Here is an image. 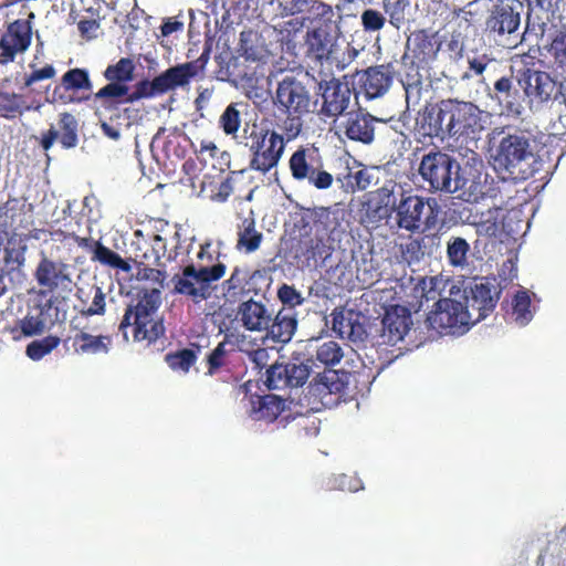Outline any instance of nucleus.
<instances>
[{"label": "nucleus", "mask_w": 566, "mask_h": 566, "mask_svg": "<svg viewBox=\"0 0 566 566\" xmlns=\"http://www.w3.org/2000/svg\"><path fill=\"white\" fill-rule=\"evenodd\" d=\"M382 122L363 111L347 112L335 120V134L339 139H348L361 145H371L375 140L376 127Z\"/></svg>", "instance_id": "nucleus-11"}, {"label": "nucleus", "mask_w": 566, "mask_h": 566, "mask_svg": "<svg viewBox=\"0 0 566 566\" xmlns=\"http://www.w3.org/2000/svg\"><path fill=\"white\" fill-rule=\"evenodd\" d=\"M129 87L124 83L108 82L105 86L98 90L93 95L94 102H101L102 107L112 109L117 99L123 98L128 94Z\"/></svg>", "instance_id": "nucleus-44"}, {"label": "nucleus", "mask_w": 566, "mask_h": 566, "mask_svg": "<svg viewBox=\"0 0 566 566\" xmlns=\"http://www.w3.org/2000/svg\"><path fill=\"white\" fill-rule=\"evenodd\" d=\"M346 382L339 377V374L335 370H325L308 384L310 396L323 400L326 396L343 394Z\"/></svg>", "instance_id": "nucleus-34"}, {"label": "nucleus", "mask_w": 566, "mask_h": 566, "mask_svg": "<svg viewBox=\"0 0 566 566\" xmlns=\"http://www.w3.org/2000/svg\"><path fill=\"white\" fill-rule=\"evenodd\" d=\"M488 95L501 108V114L518 118L524 113L525 95L520 85V73L517 76H502L489 90Z\"/></svg>", "instance_id": "nucleus-13"}, {"label": "nucleus", "mask_w": 566, "mask_h": 566, "mask_svg": "<svg viewBox=\"0 0 566 566\" xmlns=\"http://www.w3.org/2000/svg\"><path fill=\"white\" fill-rule=\"evenodd\" d=\"M536 294L528 290H517L516 293L511 297L510 307L506 310V316L510 317L511 322L516 324L517 327L527 326L534 315L536 314L537 306L534 302Z\"/></svg>", "instance_id": "nucleus-30"}, {"label": "nucleus", "mask_w": 566, "mask_h": 566, "mask_svg": "<svg viewBox=\"0 0 566 566\" xmlns=\"http://www.w3.org/2000/svg\"><path fill=\"white\" fill-rule=\"evenodd\" d=\"M374 174L368 168H358L356 170H348L347 174L337 178L342 184V188L346 192L354 193L367 189L373 181Z\"/></svg>", "instance_id": "nucleus-43"}, {"label": "nucleus", "mask_w": 566, "mask_h": 566, "mask_svg": "<svg viewBox=\"0 0 566 566\" xmlns=\"http://www.w3.org/2000/svg\"><path fill=\"white\" fill-rule=\"evenodd\" d=\"M254 40H256V34L253 32H241L240 51L247 60L259 61L262 57V50L254 45Z\"/></svg>", "instance_id": "nucleus-63"}, {"label": "nucleus", "mask_w": 566, "mask_h": 566, "mask_svg": "<svg viewBox=\"0 0 566 566\" xmlns=\"http://www.w3.org/2000/svg\"><path fill=\"white\" fill-rule=\"evenodd\" d=\"M452 184L451 193L464 203H479L494 192V179L476 153L459 161Z\"/></svg>", "instance_id": "nucleus-5"}, {"label": "nucleus", "mask_w": 566, "mask_h": 566, "mask_svg": "<svg viewBox=\"0 0 566 566\" xmlns=\"http://www.w3.org/2000/svg\"><path fill=\"white\" fill-rule=\"evenodd\" d=\"M59 127L51 126L42 135L41 147L49 150L55 140H59L64 149L75 148L78 144V120L71 113L64 112L59 116Z\"/></svg>", "instance_id": "nucleus-24"}, {"label": "nucleus", "mask_w": 566, "mask_h": 566, "mask_svg": "<svg viewBox=\"0 0 566 566\" xmlns=\"http://www.w3.org/2000/svg\"><path fill=\"white\" fill-rule=\"evenodd\" d=\"M313 229L317 238H326L332 244L342 242L347 237L344 211L331 207L316 209Z\"/></svg>", "instance_id": "nucleus-23"}, {"label": "nucleus", "mask_w": 566, "mask_h": 566, "mask_svg": "<svg viewBox=\"0 0 566 566\" xmlns=\"http://www.w3.org/2000/svg\"><path fill=\"white\" fill-rule=\"evenodd\" d=\"M237 317L244 331L252 333H262L274 318L265 303L253 298L241 301L238 305Z\"/></svg>", "instance_id": "nucleus-26"}, {"label": "nucleus", "mask_w": 566, "mask_h": 566, "mask_svg": "<svg viewBox=\"0 0 566 566\" xmlns=\"http://www.w3.org/2000/svg\"><path fill=\"white\" fill-rule=\"evenodd\" d=\"M193 66L188 65V63L177 64L171 66L159 74L160 82L163 85L164 93L168 91L176 90L178 87H184L191 78L197 75L193 73Z\"/></svg>", "instance_id": "nucleus-40"}, {"label": "nucleus", "mask_w": 566, "mask_h": 566, "mask_svg": "<svg viewBox=\"0 0 566 566\" xmlns=\"http://www.w3.org/2000/svg\"><path fill=\"white\" fill-rule=\"evenodd\" d=\"M198 360V353L190 348H181L176 352H169L165 355V363L174 371L188 374L189 369Z\"/></svg>", "instance_id": "nucleus-46"}, {"label": "nucleus", "mask_w": 566, "mask_h": 566, "mask_svg": "<svg viewBox=\"0 0 566 566\" xmlns=\"http://www.w3.org/2000/svg\"><path fill=\"white\" fill-rule=\"evenodd\" d=\"M315 151L307 154L306 149H297L290 158V169L292 177L296 180H307L312 176V171L322 166L314 159Z\"/></svg>", "instance_id": "nucleus-41"}, {"label": "nucleus", "mask_w": 566, "mask_h": 566, "mask_svg": "<svg viewBox=\"0 0 566 566\" xmlns=\"http://www.w3.org/2000/svg\"><path fill=\"white\" fill-rule=\"evenodd\" d=\"M286 368H281L280 363L268 366L265 370V386L270 390H282L285 388H298L300 384H294V379H289Z\"/></svg>", "instance_id": "nucleus-47"}, {"label": "nucleus", "mask_w": 566, "mask_h": 566, "mask_svg": "<svg viewBox=\"0 0 566 566\" xmlns=\"http://www.w3.org/2000/svg\"><path fill=\"white\" fill-rule=\"evenodd\" d=\"M210 244L201 248L198 253L200 263L198 265L188 264L184 268V277L175 275L171 279V283H190L189 279L196 281V283H212L221 279L226 272V264L220 260L221 254L218 253L216 261L212 260V255L208 252Z\"/></svg>", "instance_id": "nucleus-21"}, {"label": "nucleus", "mask_w": 566, "mask_h": 566, "mask_svg": "<svg viewBox=\"0 0 566 566\" xmlns=\"http://www.w3.org/2000/svg\"><path fill=\"white\" fill-rule=\"evenodd\" d=\"M73 265L65 264L61 261H53L44 258L36 269L38 283H63L72 282Z\"/></svg>", "instance_id": "nucleus-37"}, {"label": "nucleus", "mask_w": 566, "mask_h": 566, "mask_svg": "<svg viewBox=\"0 0 566 566\" xmlns=\"http://www.w3.org/2000/svg\"><path fill=\"white\" fill-rule=\"evenodd\" d=\"M359 74L361 87L369 99L378 98L390 88L396 69L392 63L370 66Z\"/></svg>", "instance_id": "nucleus-25"}, {"label": "nucleus", "mask_w": 566, "mask_h": 566, "mask_svg": "<svg viewBox=\"0 0 566 566\" xmlns=\"http://www.w3.org/2000/svg\"><path fill=\"white\" fill-rule=\"evenodd\" d=\"M293 358L318 363L325 367H334L343 358V348L334 340L313 337L300 342L298 348L292 354Z\"/></svg>", "instance_id": "nucleus-18"}, {"label": "nucleus", "mask_w": 566, "mask_h": 566, "mask_svg": "<svg viewBox=\"0 0 566 566\" xmlns=\"http://www.w3.org/2000/svg\"><path fill=\"white\" fill-rule=\"evenodd\" d=\"M416 129L423 137L441 142L448 138L475 140L484 129L483 111L471 102L441 99L418 113Z\"/></svg>", "instance_id": "nucleus-1"}, {"label": "nucleus", "mask_w": 566, "mask_h": 566, "mask_svg": "<svg viewBox=\"0 0 566 566\" xmlns=\"http://www.w3.org/2000/svg\"><path fill=\"white\" fill-rule=\"evenodd\" d=\"M407 297L403 305H394L385 312L382 316V337H387V344L395 345L402 340L408 333L410 324V313H418L422 306L430 300H434L439 295L436 289L438 285H396Z\"/></svg>", "instance_id": "nucleus-4"}, {"label": "nucleus", "mask_w": 566, "mask_h": 566, "mask_svg": "<svg viewBox=\"0 0 566 566\" xmlns=\"http://www.w3.org/2000/svg\"><path fill=\"white\" fill-rule=\"evenodd\" d=\"M312 361L303 360L298 357L290 358V361L286 364H282V369H286V376L289 379L295 380V385L306 384L307 378H310L311 365Z\"/></svg>", "instance_id": "nucleus-53"}, {"label": "nucleus", "mask_w": 566, "mask_h": 566, "mask_svg": "<svg viewBox=\"0 0 566 566\" xmlns=\"http://www.w3.org/2000/svg\"><path fill=\"white\" fill-rule=\"evenodd\" d=\"M57 321H60L57 307L54 306L51 297H46V294L42 292L36 298L35 305L30 307L25 318L20 321V331L23 336L33 337L53 326Z\"/></svg>", "instance_id": "nucleus-20"}, {"label": "nucleus", "mask_w": 566, "mask_h": 566, "mask_svg": "<svg viewBox=\"0 0 566 566\" xmlns=\"http://www.w3.org/2000/svg\"><path fill=\"white\" fill-rule=\"evenodd\" d=\"M400 201L396 208L397 224L399 228L410 232L430 229L436 223V216L431 207L422 197L416 195H405L398 188Z\"/></svg>", "instance_id": "nucleus-10"}, {"label": "nucleus", "mask_w": 566, "mask_h": 566, "mask_svg": "<svg viewBox=\"0 0 566 566\" xmlns=\"http://www.w3.org/2000/svg\"><path fill=\"white\" fill-rule=\"evenodd\" d=\"M61 344L57 336H45L27 345L25 354L32 360H40Z\"/></svg>", "instance_id": "nucleus-55"}, {"label": "nucleus", "mask_w": 566, "mask_h": 566, "mask_svg": "<svg viewBox=\"0 0 566 566\" xmlns=\"http://www.w3.org/2000/svg\"><path fill=\"white\" fill-rule=\"evenodd\" d=\"M459 161L448 153L431 149L421 157L418 172L430 191L451 193Z\"/></svg>", "instance_id": "nucleus-8"}, {"label": "nucleus", "mask_w": 566, "mask_h": 566, "mask_svg": "<svg viewBox=\"0 0 566 566\" xmlns=\"http://www.w3.org/2000/svg\"><path fill=\"white\" fill-rule=\"evenodd\" d=\"M504 285H468L458 292L457 300L468 313H476V318H486L494 312Z\"/></svg>", "instance_id": "nucleus-15"}, {"label": "nucleus", "mask_w": 566, "mask_h": 566, "mask_svg": "<svg viewBox=\"0 0 566 566\" xmlns=\"http://www.w3.org/2000/svg\"><path fill=\"white\" fill-rule=\"evenodd\" d=\"M273 104L291 120H300L314 112L317 99H313L310 88L303 81L293 75H286L277 83Z\"/></svg>", "instance_id": "nucleus-7"}, {"label": "nucleus", "mask_w": 566, "mask_h": 566, "mask_svg": "<svg viewBox=\"0 0 566 566\" xmlns=\"http://www.w3.org/2000/svg\"><path fill=\"white\" fill-rule=\"evenodd\" d=\"M144 259L145 261L127 259L132 264L133 275H128L125 272H119L118 275L122 274V276L117 279V283H120L122 281L132 280L133 277H135L138 281H151L153 283H164V281L166 280V273L158 269L150 268V265H154L151 250L149 251V253H144Z\"/></svg>", "instance_id": "nucleus-36"}, {"label": "nucleus", "mask_w": 566, "mask_h": 566, "mask_svg": "<svg viewBox=\"0 0 566 566\" xmlns=\"http://www.w3.org/2000/svg\"><path fill=\"white\" fill-rule=\"evenodd\" d=\"M248 144L252 159L250 168L268 172L275 167L284 151L283 136L274 130L253 127Z\"/></svg>", "instance_id": "nucleus-9"}, {"label": "nucleus", "mask_w": 566, "mask_h": 566, "mask_svg": "<svg viewBox=\"0 0 566 566\" xmlns=\"http://www.w3.org/2000/svg\"><path fill=\"white\" fill-rule=\"evenodd\" d=\"M447 214L449 216V220L454 224L473 226L479 219V212L475 211L470 203L452 202Z\"/></svg>", "instance_id": "nucleus-52"}, {"label": "nucleus", "mask_w": 566, "mask_h": 566, "mask_svg": "<svg viewBox=\"0 0 566 566\" xmlns=\"http://www.w3.org/2000/svg\"><path fill=\"white\" fill-rule=\"evenodd\" d=\"M283 411V400L274 395L259 396L252 401V415L256 421L273 422Z\"/></svg>", "instance_id": "nucleus-39"}, {"label": "nucleus", "mask_w": 566, "mask_h": 566, "mask_svg": "<svg viewBox=\"0 0 566 566\" xmlns=\"http://www.w3.org/2000/svg\"><path fill=\"white\" fill-rule=\"evenodd\" d=\"M339 27L336 23H321L306 33V44L308 53L313 55L322 64L333 57L340 51Z\"/></svg>", "instance_id": "nucleus-19"}, {"label": "nucleus", "mask_w": 566, "mask_h": 566, "mask_svg": "<svg viewBox=\"0 0 566 566\" xmlns=\"http://www.w3.org/2000/svg\"><path fill=\"white\" fill-rule=\"evenodd\" d=\"M520 85L525 97H528L531 102L537 103L557 98V95H563V90H566V82L557 86L548 73L531 69L520 71Z\"/></svg>", "instance_id": "nucleus-16"}, {"label": "nucleus", "mask_w": 566, "mask_h": 566, "mask_svg": "<svg viewBox=\"0 0 566 566\" xmlns=\"http://www.w3.org/2000/svg\"><path fill=\"white\" fill-rule=\"evenodd\" d=\"M30 106L24 105L22 95L15 93H8L0 91V115L8 117L9 114H22L24 111H30Z\"/></svg>", "instance_id": "nucleus-57"}, {"label": "nucleus", "mask_w": 566, "mask_h": 566, "mask_svg": "<svg viewBox=\"0 0 566 566\" xmlns=\"http://www.w3.org/2000/svg\"><path fill=\"white\" fill-rule=\"evenodd\" d=\"M235 356L234 344L224 338L218 343L213 349L208 353L205 363H207V376L213 377L221 371H229L232 358Z\"/></svg>", "instance_id": "nucleus-35"}, {"label": "nucleus", "mask_w": 566, "mask_h": 566, "mask_svg": "<svg viewBox=\"0 0 566 566\" xmlns=\"http://www.w3.org/2000/svg\"><path fill=\"white\" fill-rule=\"evenodd\" d=\"M396 188V185H385L378 188L376 191L371 192L369 200H371L384 210H387L388 213L392 214L394 211L396 212V208L398 206L395 191Z\"/></svg>", "instance_id": "nucleus-54"}, {"label": "nucleus", "mask_w": 566, "mask_h": 566, "mask_svg": "<svg viewBox=\"0 0 566 566\" xmlns=\"http://www.w3.org/2000/svg\"><path fill=\"white\" fill-rule=\"evenodd\" d=\"M263 234L255 229V219L252 210L249 216L244 217L238 226V243L240 250L248 253L254 252L259 249Z\"/></svg>", "instance_id": "nucleus-38"}, {"label": "nucleus", "mask_w": 566, "mask_h": 566, "mask_svg": "<svg viewBox=\"0 0 566 566\" xmlns=\"http://www.w3.org/2000/svg\"><path fill=\"white\" fill-rule=\"evenodd\" d=\"M548 52L556 72L566 77V31H557L552 39Z\"/></svg>", "instance_id": "nucleus-51"}, {"label": "nucleus", "mask_w": 566, "mask_h": 566, "mask_svg": "<svg viewBox=\"0 0 566 566\" xmlns=\"http://www.w3.org/2000/svg\"><path fill=\"white\" fill-rule=\"evenodd\" d=\"M62 86L66 87V90H70L72 92L86 90L92 91L93 83L90 78V73L86 69H70L66 71L62 77L61 83Z\"/></svg>", "instance_id": "nucleus-50"}, {"label": "nucleus", "mask_w": 566, "mask_h": 566, "mask_svg": "<svg viewBox=\"0 0 566 566\" xmlns=\"http://www.w3.org/2000/svg\"><path fill=\"white\" fill-rule=\"evenodd\" d=\"M446 254L448 263L452 268L458 269L462 272H470V274L472 275V280L478 281L488 279V276L483 277L480 276L479 274H473L471 272L470 258L473 255V253L471 250V245L467 241V239L462 237L451 235L446 244Z\"/></svg>", "instance_id": "nucleus-31"}, {"label": "nucleus", "mask_w": 566, "mask_h": 566, "mask_svg": "<svg viewBox=\"0 0 566 566\" xmlns=\"http://www.w3.org/2000/svg\"><path fill=\"white\" fill-rule=\"evenodd\" d=\"M218 285H175V293L189 295L195 304L216 297Z\"/></svg>", "instance_id": "nucleus-58"}, {"label": "nucleus", "mask_w": 566, "mask_h": 566, "mask_svg": "<svg viewBox=\"0 0 566 566\" xmlns=\"http://www.w3.org/2000/svg\"><path fill=\"white\" fill-rule=\"evenodd\" d=\"M119 293L137 295V298H132L130 304L126 305L124 318L119 321L118 332L124 336V342H129L128 329L132 331L133 342H146L148 345L165 335L163 321L155 317L161 304L159 290L140 289L139 285H119Z\"/></svg>", "instance_id": "nucleus-3"}, {"label": "nucleus", "mask_w": 566, "mask_h": 566, "mask_svg": "<svg viewBox=\"0 0 566 566\" xmlns=\"http://www.w3.org/2000/svg\"><path fill=\"white\" fill-rule=\"evenodd\" d=\"M65 352L77 356L106 355L112 350L111 335H93L86 327L70 326L69 338L62 340Z\"/></svg>", "instance_id": "nucleus-14"}, {"label": "nucleus", "mask_w": 566, "mask_h": 566, "mask_svg": "<svg viewBox=\"0 0 566 566\" xmlns=\"http://www.w3.org/2000/svg\"><path fill=\"white\" fill-rule=\"evenodd\" d=\"M220 127L227 135H231L238 132L240 127V113L233 104L227 106L220 116Z\"/></svg>", "instance_id": "nucleus-64"}, {"label": "nucleus", "mask_w": 566, "mask_h": 566, "mask_svg": "<svg viewBox=\"0 0 566 566\" xmlns=\"http://www.w3.org/2000/svg\"><path fill=\"white\" fill-rule=\"evenodd\" d=\"M305 12L307 13V19L311 21L321 20L322 23H335L333 21V8L332 6L325 2L312 0L311 4H307V9Z\"/></svg>", "instance_id": "nucleus-61"}, {"label": "nucleus", "mask_w": 566, "mask_h": 566, "mask_svg": "<svg viewBox=\"0 0 566 566\" xmlns=\"http://www.w3.org/2000/svg\"><path fill=\"white\" fill-rule=\"evenodd\" d=\"M28 250L27 239L11 238L4 248V263L8 269L4 279L8 277L10 283H22L25 280V274L22 272V266L25 262V252Z\"/></svg>", "instance_id": "nucleus-29"}, {"label": "nucleus", "mask_w": 566, "mask_h": 566, "mask_svg": "<svg viewBox=\"0 0 566 566\" xmlns=\"http://www.w3.org/2000/svg\"><path fill=\"white\" fill-rule=\"evenodd\" d=\"M365 321L366 317L358 311L346 307L335 308L332 312V331L338 335L339 339L360 344L367 337Z\"/></svg>", "instance_id": "nucleus-22"}, {"label": "nucleus", "mask_w": 566, "mask_h": 566, "mask_svg": "<svg viewBox=\"0 0 566 566\" xmlns=\"http://www.w3.org/2000/svg\"><path fill=\"white\" fill-rule=\"evenodd\" d=\"M520 13L510 4L495 6L486 21V28L500 35L515 32L520 25Z\"/></svg>", "instance_id": "nucleus-33"}, {"label": "nucleus", "mask_w": 566, "mask_h": 566, "mask_svg": "<svg viewBox=\"0 0 566 566\" xmlns=\"http://www.w3.org/2000/svg\"><path fill=\"white\" fill-rule=\"evenodd\" d=\"M135 64L128 57H122L117 63L108 65L103 75L108 82L124 83L134 78Z\"/></svg>", "instance_id": "nucleus-48"}, {"label": "nucleus", "mask_w": 566, "mask_h": 566, "mask_svg": "<svg viewBox=\"0 0 566 566\" xmlns=\"http://www.w3.org/2000/svg\"><path fill=\"white\" fill-rule=\"evenodd\" d=\"M361 25L365 32L371 33L381 30L386 23V17L376 9H365L360 14Z\"/></svg>", "instance_id": "nucleus-62"}, {"label": "nucleus", "mask_w": 566, "mask_h": 566, "mask_svg": "<svg viewBox=\"0 0 566 566\" xmlns=\"http://www.w3.org/2000/svg\"><path fill=\"white\" fill-rule=\"evenodd\" d=\"M296 313L292 310H280L263 332H266L268 337L273 342L287 344L296 333Z\"/></svg>", "instance_id": "nucleus-32"}, {"label": "nucleus", "mask_w": 566, "mask_h": 566, "mask_svg": "<svg viewBox=\"0 0 566 566\" xmlns=\"http://www.w3.org/2000/svg\"><path fill=\"white\" fill-rule=\"evenodd\" d=\"M78 247L85 248L93 252V260L98 261L101 264L116 270V274L125 272L132 274V264L128 260H124L117 252L105 247L101 241H95L92 238L75 237Z\"/></svg>", "instance_id": "nucleus-28"}, {"label": "nucleus", "mask_w": 566, "mask_h": 566, "mask_svg": "<svg viewBox=\"0 0 566 566\" xmlns=\"http://www.w3.org/2000/svg\"><path fill=\"white\" fill-rule=\"evenodd\" d=\"M391 217L387 210H384L371 200L364 205L360 213V223L366 228H377L382 221L388 220Z\"/></svg>", "instance_id": "nucleus-56"}, {"label": "nucleus", "mask_w": 566, "mask_h": 566, "mask_svg": "<svg viewBox=\"0 0 566 566\" xmlns=\"http://www.w3.org/2000/svg\"><path fill=\"white\" fill-rule=\"evenodd\" d=\"M499 210L496 209L494 212L489 211L488 217L482 219L479 216L478 222L473 226L475 227V232L480 237L486 238H496L500 232V223L497 221Z\"/></svg>", "instance_id": "nucleus-60"}, {"label": "nucleus", "mask_w": 566, "mask_h": 566, "mask_svg": "<svg viewBox=\"0 0 566 566\" xmlns=\"http://www.w3.org/2000/svg\"><path fill=\"white\" fill-rule=\"evenodd\" d=\"M538 142L528 129L507 128L494 146L492 166L503 181L518 184L544 169Z\"/></svg>", "instance_id": "nucleus-2"}, {"label": "nucleus", "mask_w": 566, "mask_h": 566, "mask_svg": "<svg viewBox=\"0 0 566 566\" xmlns=\"http://www.w3.org/2000/svg\"><path fill=\"white\" fill-rule=\"evenodd\" d=\"M459 285H451L450 297L438 298L434 307L428 313L427 328L439 335H464L475 324L484 318H476L475 313L468 312L455 298Z\"/></svg>", "instance_id": "nucleus-6"}, {"label": "nucleus", "mask_w": 566, "mask_h": 566, "mask_svg": "<svg viewBox=\"0 0 566 566\" xmlns=\"http://www.w3.org/2000/svg\"><path fill=\"white\" fill-rule=\"evenodd\" d=\"M318 92L322 97V105L318 115L338 119L347 112L353 91L348 82L332 77L318 82Z\"/></svg>", "instance_id": "nucleus-12"}, {"label": "nucleus", "mask_w": 566, "mask_h": 566, "mask_svg": "<svg viewBox=\"0 0 566 566\" xmlns=\"http://www.w3.org/2000/svg\"><path fill=\"white\" fill-rule=\"evenodd\" d=\"M441 43L436 34H430L424 30L413 32L407 41V51L410 57L415 59L429 67L440 51Z\"/></svg>", "instance_id": "nucleus-27"}, {"label": "nucleus", "mask_w": 566, "mask_h": 566, "mask_svg": "<svg viewBox=\"0 0 566 566\" xmlns=\"http://www.w3.org/2000/svg\"><path fill=\"white\" fill-rule=\"evenodd\" d=\"M31 27L27 21L15 20L9 27L4 38L18 52H24L31 44Z\"/></svg>", "instance_id": "nucleus-42"}, {"label": "nucleus", "mask_w": 566, "mask_h": 566, "mask_svg": "<svg viewBox=\"0 0 566 566\" xmlns=\"http://www.w3.org/2000/svg\"><path fill=\"white\" fill-rule=\"evenodd\" d=\"M342 242H335L332 244L331 240H326V238H317L311 241V245L306 251L307 259L313 260L315 264L321 263L322 265H327V261L331 259L333 252L336 249H340Z\"/></svg>", "instance_id": "nucleus-45"}, {"label": "nucleus", "mask_w": 566, "mask_h": 566, "mask_svg": "<svg viewBox=\"0 0 566 566\" xmlns=\"http://www.w3.org/2000/svg\"><path fill=\"white\" fill-rule=\"evenodd\" d=\"M400 63L399 76L405 90L407 108H415L421 99L424 80L430 76V67L411 59L410 53H405Z\"/></svg>", "instance_id": "nucleus-17"}, {"label": "nucleus", "mask_w": 566, "mask_h": 566, "mask_svg": "<svg viewBox=\"0 0 566 566\" xmlns=\"http://www.w3.org/2000/svg\"><path fill=\"white\" fill-rule=\"evenodd\" d=\"M92 297V303L86 305V302L82 301V307L80 312L86 316L102 315L104 312V294L97 285H85V287L78 289V297Z\"/></svg>", "instance_id": "nucleus-49"}, {"label": "nucleus", "mask_w": 566, "mask_h": 566, "mask_svg": "<svg viewBox=\"0 0 566 566\" xmlns=\"http://www.w3.org/2000/svg\"><path fill=\"white\" fill-rule=\"evenodd\" d=\"M409 6V0H382L385 13L389 15V22L396 28L405 21V10Z\"/></svg>", "instance_id": "nucleus-59"}]
</instances>
